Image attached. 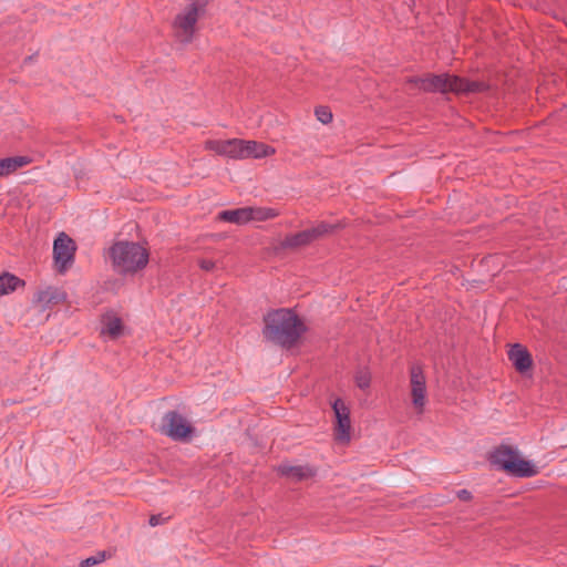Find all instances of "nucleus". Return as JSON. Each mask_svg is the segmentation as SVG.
I'll list each match as a JSON object with an SVG mask.
<instances>
[{
    "label": "nucleus",
    "instance_id": "6e6552de",
    "mask_svg": "<svg viewBox=\"0 0 567 567\" xmlns=\"http://www.w3.org/2000/svg\"><path fill=\"white\" fill-rule=\"evenodd\" d=\"M159 431L174 441H188L194 433L189 421L176 411H169L163 416Z\"/></svg>",
    "mask_w": 567,
    "mask_h": 567
},
{
    "label": "nucleus",
    "instance_id": "6ab92c4d",
    "mask_svg": "<svg viewBox=\"0 0 567 567\" xmlns=\"http://www.w3.org/2000/svg\"><path fill=\"white\" fill-rule=\"evenodd\" d=\"M6 176L16 173L19 168L27 166L31 159L27 156L6 157L0 159Z\"/></svg>",
    "mask_w": 567,
    "mask_h": 567
},
{
    "label": "nucleus",
    "instance_id": "bb28decb",
    "mask_svg": "<svg viewBox=\"0 0 567 567\" xmlns=\"http://www.w3.org/2000/svg\"><path fill=\"white\" fill-rule=\"evenodd\" d=\"M179 2H188V3L198 4L199 7L200 6L208 7L209 0H179Z\"/></svg>",
    "mask_w": 567,
    "mask_h": 567
},
{
    "label": "nucleus",
    "instance_id": "a878e982",
    "mask_svg": "<svg viewBox=\"0 0 567 567\" xmlns=\"http://www.w3.org/2000/svg\"><path fill=\"white\" fill-rule=\"evenodd\" d=\"M457 497L462 501L467 502L472 498V495L467 489H461L457 492Z\"/></svg>",
    "mask_w": 567,
    "mask_h": 567
},
{
    "label": "nucleus",
    "instance_id": "a211bd4d",
    "mask_svg": "<svg viewBox=\"0 0 567 567\" xmlns=\"http://www.w3.org/2000/svg\"><path fill=\"white\" fill-rule=\"evenodd\" d=\"M24 286V281L11 274L0 275V296L13 292Z\"/></svg>",
    "mask_w": 567,
    "mask_h": 567
},
{
    "label": "nucleus",
    "instance_id": "dca6fc26",
    "mask_svg": "<svg viewBox=\"0 0 567 567\" xmlns=\"http://www.w3.org/2000/svg\"><path fill=\"white\" fill-rule=\"evenodd\" d=\"M249 223H260L275 219L280 212L274 207L249 206L247 207Z\"/></svg>",
    "mask_w": 567,
    "mask_h": 567
},
{
    "label": "nucleus",
    "instance_id": "2eb2a0df",
    "mask_svg": "<svg viewBox=\"0 0 567 567\" xmlns=\"http://www.w3.org/2000/svg\"><path fill=\"white\" fill-rule=\"evenodd\" d=\"M278 472L293 481H302L315 476L316 471L308 465H280Z\"/></svg>",
    "mask_w": 567,
    "mask_h": 567
},
{
    "label": "nucleus",
    "instance_id": "423d86ee",
    "mask_svg": "<svg viewBox=\"0 0 567 567\" xmlns=\"http://www.w3.org/2000/svg\"><path fill=\"white\" fill-rule=\"evenodd\" d=\"M344 227L341 221L329 223L320 221L309 228L287 235L282 240V247L287 249H300L315 241L330 236Z\"/></svg>",
    "mask_w": 567,
    "mask_h": 567
},
{
    "label": "nucleus",
    "instance_id": "9d476101",
    "mask_svg": "<svg viewBox=\"0 0 567 567\" xmlns=\"http://www.w3.org/2000/svg\"><path fill=\"white\" fill-rule=\"evenodd\" d=\"M76 245L65 233H60L53 243V261L59 272L64 274L74 261Z\"/></svg>",
    "mask_w": 567,
    "mask_h": 567
},
{
    "label": "nucleus",
    "instance_id": "5701e85b",
    "mask_svg": "<svg viewBox=\"0 0 567 567\" xmlns=\"http://www.w3.org/2000/svg\"><path fill=\"white\" fill-rule=\"evenodd\" d=\"M105 559H106V553L105 551H100V553H97L93 557H89L86 559H83L80 563V567H91V566H94V565H97V564L104 561Z\"/></svg>",
    "mask_w": 567,
    "mask_h": 567
},
{
    "label": "nucleus",
    "instance_id": "20e7f679",
    "mask_svg": "<svg viewBox=\"0 0 567 567\" xmlns=\"http://www.w3.org/2000/svg\"><path fill=\"white\" fill-rule=\"evenodd\" d=\"M488 460L493 466L512 476L533 477L538 474L536 464L525 460L519 451L511 445L497 446L491 452Z\"/></svg>",
    "mask_w": 567,
    "mask_h": 567
},
{
    "label": "nucleus",
    "instance_id": "412c9836",
    "mask_svg": "<svg viewBox=\"0 0 567 567\" xmlns=\"http://www.w3.org/2000/svg\"><path fill=\"white\" fill-rule=\"evenodd\" d=\"M355 384L359 389L365 391L370 388L372 375L371 372L368 370H361L355 374L354 378Z\"/></svg>",
    "mask_w": 567,
    "mask_h": 567
},
{
    "label": "nucleus",
    "instance_id": "ddd939ff",
    "mask_svg": "<svg viewBox=\"0 0 567 567\" xmlns=\"http://www.w3.org/2000/svg\"><path fill=\"white\" fill-rule=\"evenodd\" d=\"M204 148L219 156L240 159L241 140H208L205 142Z\"/></svg>",
    "mask_w": 567,
    "mask_h": 567
},
{
    "label": "nucleus",
    "instance_id": "f8f14e48",
    "mask_svg": "<svg viewBox=\"0 0 567 567\" xmlns=\"http://www.w3.org/2000/svg\"><path fill=\"white\" fill-rule=\"evenodd\" d=\"M507 357L516 372H518L522 377L532 375L534 361L530 352L525 346L520 343L509 344Z\"/></svg>",
    "mask_w": 567,
    "mask_h": 567
},
{
    "label": "nucleus",
    "instance_id": "f03ea898",
    "mask_svg": "<svg viewBox=\"0 0 567 567\" xmlns=\"http://www.w3.org/2000/svg\"><path fill=\"white\" fill-rule=\"evenodd\" d=\"M107 257L116 274L135 276L147 267L150 250L137 241L118 240L109 248Z\"/></svg>",
    "mask_w": 567,
    "mask_h": 567
},
{
    "label": "nucleus",
    "instance_id": "7ed1b4c3",
    "mask_svg": "<svg viewBox=\"0 0 567 567\" xmlns=\"http://www.w3.org/2000/svg\"><path fill=\"white\" fill-rule=\"evenodd\" d=\"M419 90L431 93H476L487 90L484 82L468 81L451 74H427L410 80Z\"/></svg>",
    "mask_w": 567,
    "mask_h": 567
},
{
    "label": "nucleus",
    "instance_id": "0eeeda50",
    "mask_svg": "<svg viewBox=\"0 0 567 567\" xmlns=\"http://www.w3.org/2000/svg\"><path fill=\"white\" fill-rule=\"evenodd\" d=\"M331 408L333 411V439L340 445H348L352 440L353 432L350 405L341 398H333Z\"/></svg>",
    "mask_w": 567,
    "mask_h": 567
},
{
    "label": "nucleus",
    "instance_id": "39448f33",
    "mask_svg": "<svg viewBox=\"0 0 567 567\" xmlns=\"http://www.w3.org/2000/svg\"><path fill=\"white\" fill-rule=\"evenodd\" d=\"M207 7L179 2V9L175 14L172 29L174 37L182 43H189L197 32V23L205 14Z\"/></svg>",
    "mask_w": 567,
    "mask_h": 567
},
{
    "label": "nucleus",
    "instance_id": "f257e3e1",
    "mask_svg": "<svg viewBox=\"0 0 567 567\" xmlns=\"http://www.w3.org/2000/svg\"><path fill=\"white\" fill-rule=\"evenodd\" d=\"M264 323L265 337L284 348L297 346L308 331L305 318L291 308L270 310L265 316Z\"/></svg>",
    "mask_w": 567,
    "mask_h": 567
},
{
    "label": "nucleus",
    "instance_id": "393cba45",
    "mask_svg": "<svg viewBox=\"0 0 567 567\" xmlns=\"http://www.w3.org/2000/svg\"><path fill=\"white\" fill-rule=\"evenodd\" d=\"M167 520H168V517H165L163 514H156V515H152L150 517L148 524L152 527H155V526L166 523Z\"/></svg>",
    "mask_w": 567,
    "mask_h": 567
},
{
    "label": "nucleus",
    "instance_id": "1a4fd4ad",
    "mask_svg": "<svg viewBox=\"0 0 567 567\" xmlns=\"http://www.w3.org/2000/svg\"><path fill=\"white\" fill-rule=\"evenodd\" d=\"M410 395L414 412L423 414L427 403V388L425 374L419 365L410 369Z\"/></svg>",
    "mask_w": 567,
    "mask_h": 567
},
{
    "label": "nucleus",
    "instance_id": "b1692460",
    "mask_svg": "<svg viewBox=\"0 0 567 567\" xmlns=\"http://www.w3.org/2000/svg\"><path fill=\"white\" fill-rule=\"evenodd\" d=\"M198 266L202 270L214 271L216 269V261L213 259L202 258L198 260Z\"/></svg>",
    "mask_w": 567,
    "mask_h": 567
},
{
    "label": "nucleus",
    "instance_id": "4468645a",
    "mask_svg": "<svg viewBox=\"0 0 567 567\" xmlns=\"http://www.w3.org/2000/svg\"><path fill=\"white\" fill-rule=\"evenodd\" d=\"M240 150V159H261L276 154V148L274 146L251 140H241Z\"/></svg>",
    "mask_w": 567,
    "mask_h": 567
},
{
    "label": "nucleus",
    "instance_id": "9b49d317",
    "mask_svg": "<svg viewBox=\"0 0 567 567\" xmlns=\"http://www.w3.org/2000/svg\"><path fill=\"white\" fill-rule=\"evenodd\" d=\"M130 333L122 316L114 310H107L101 316L100 336L106 341H115Z\"/></svg>",
    "mask_w": 567,
    "mask_h": 567
},
{
    "label": "nucleus",
    "instance_id": "f3484780",
    "mask_svg": "<svg viewBox=\"0 0 567 567\" xmlns=\"http://www.w3.org/2000/svg\"><path fill=\"white\" fill-rule=\"evenodd\" d=\"M219 219L236 224V225H246L249 223L247 207H241L237 209L224 210L218 215Z\"/></svg>",
    "mask_w": 567,
    "mask_h": 567
},
{
    "label": "nucleus",
    "instance_id": "aec40b11",
    "mask_svg": "<svg viewBox=\"0 0 567 567\" xmlns=\"http://www.w3.org/2000/svg\"><path fill=\"white\" fill-rule=\"evenodd\" d=\"M62 299H64V295L53 291L52 289H47V290L40 291L37 295L38 302H40L43 306H47L51 302H56Z\"/></svg>",
    "mask_w": 567,
    "mask_h": 567
},
{
    "label": "nucleus",
    "instance_id": "4be33fe9",
    "mask_svg": "<svg viewBox=\"0 0 567 567\" xmlns=\"http://www.w3.org/2000/svg\"><path fill=\"white\" fill-rule=\"evenodd\" d=\"M315 116L320 123L324 125L330 124L333 120V114L331 110L328 106L323 105L317 106L315 109Z\"/></svg>",
    "mask_w": 567,
    "mask_h": 567
}]
</instances>
